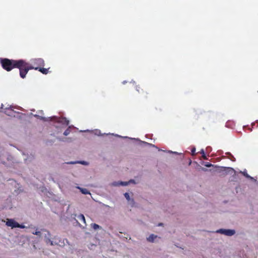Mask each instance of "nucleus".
<instances>
[{
    "mask_svg": "<svg viewBox=\"0 0 258 258\" xmlns=\"http://www.w3.org/2000/svg\"><path fill=\"white\" fill-rule=\"evenodd\" d=\"M205 165V166H206L207 167H210L213 166V165L212 164L208 163V162L206 163Z\"/></svg>",
    "mask_w": 258,
    "mask_h": 258,
    "instance_id": "obj_22",
    "label": "nucleus"
},
{
    "mask_svg": "<svg viewBox=\"0 0 258 258\" xmlns=\"http://www.w3.org/2000/svg\"><path fill=\"white\" fill-rule=\"evenodd\" d=\"M6 225L9 227H11L12 228H25L26 227L24 225L19 224L18 222L12 219H8L6 222Z\"/></svg>",
    "mask_w": 258,
    "mask_h": 258,
    "instance_id": "obj_3",
    "label": "nucleus"
},
{
    "mask_svg": "<svg viewBox=\"0 0 258 258\" xmlns=\"http://www.w3.org/2000/svg\"><path fill=\"white\" fill-rule=\"evenodd\" d=\"M0 63L2 68L7 72H10L14 68H17L19 70L20 76L21 78L24 79L23 75V66L24 64V59H10L9 58H1Z\"/></svg>",
    "mask_w": 258,
    "mask_h": 258,
    "instance_id": "obj_1",
    "label": "nucleus"
},
{
    "mask_svg": "<svg viewBox=\"0 0 258 258\" xmlns=\"http://www.w3.org/2000/svg\"><path fill=\"white\" fill-rule=\"evenodd\" d=\"M204 171H206L207 169H203Z\"/></svg>",
    "mask_w": 258,
    "mask_h": 258,
    "instance_id": "obj_27",
    "label": "nucleus"
},
{
    "mask_svg": "<svg viewBox=\"0 0 258 258\" xmlns=\"http://www.w3.org/2000/svg\"><path fill=\"white\" fill-rule=\"evenodd\" d=\"M49 68H48V69H45V68H40L38 69V71L39 72H40L41 73H42L43 74H44V75H46L48 73V70H49Z\"/></svg>",
    "mask_w": 258,
    "mask_h": 258,
    "instance_id": "obj_8",
    "label": "nucleus"
},
{
    "mask_svg": "<svg viewBox=\"0 0 258 258\" xmlns=\"http://www.w3.org/2000/svg\"><path fill=\"white\" fill-rule=\"evenodd\" d=\"M136 90L139 93L143 94L144 96V97H147V95L148 94V93L146 91L145 92L144 89L143 88H142L140 86H136Z\"/></svg>",
    "mask_w": 258,
    "mask_h": 258,
    "instance_id": "obj_7",
    "label": "nucleus"
},
{
    "mask_svg": "<svg viewBox=\"0 0 258 258\" xmlns=\"http://www.w3.org/2000/svg\"><path fill=\"white\" fill-rule=\"evenodd\" d=\"M78 219L82 222L83 223L86 224V221L84 216L83 214H80L78 216Z\"/></svg>",
    "mask_w": 258,
    "mask_h": 258,
    "instance_id": "obj_10",
    "label": "nucleus"
},
{
    "mask_svg": "<svg viewBox=\"0 0 258 258\" xmlns=\"http://www.w3.org/2000/svg\"><path fill=\"white\" fill-rule=\"evenodd\" d=\"M191 152L192 155H195V152H196V148L195 147H193L191 149Z\"/></svg>",
    "mask_w": 258,
    "mask_h": 258,
    "instance_id": "obj_20",
    "label": "nucleus"
},
{
    "mask_svg": "<svg viewBox=\"0 0 258 258\" xmlns=\"http://www.w3.org/2000/svg\"><path fill=\"white\" fill-rule=\"evenodd\" d=\"M103 207H107V208H109V206L106 205L104 204H103Z\"/></svg>",
    "mask_w": 258,
    "mask_h": 258,
    "instance_id": "obj_23",
    "label": "nucleus"
},
{
    "mask_svg": "<svg viewBox=\"0 0 258 258\" xmlns=\"http://www.w3.org/2000/svg\"><path fill=\"white\" fill-rule=\"evenodd\" d=\"M157 237L156 235H155L154 234H151L148 238L147 240L149 242H153L154 240V239Z\"/></svg>",
    "mask_w": 258,
    "mask_h": 258,
    "instance_id": "obj_9",
    "label": "nucleus"
},
{
    "mask_svg": "<svg viewBox=\"0 0 258 258\" xmlns=\"http://www.w3.org/2000/svg\"><path fill=\"white\" fill-rule=\"evenodd\" d=\"M201 153L202 154V157L205 160H207V158L205 154V152L203 149H202L201 151Z\"/></svg>",
    "mask_w": 258,
    "mask_h": 258,
    "instance_id": "obj_15",
    "label": "nucleus"
},
{
    "mask_svg": "<svg viewBox=\"0 0 258 258\" xmlns=\"http://www.w3.org/2000/svg\"><path fill=\"white\" fill-rule=\"evenodd\" d=\"M217 232L227 236H232L235 234V231L234 230L220 229L218 230Z\"/></svg>",
    "mask_w": 258,
    "mask_h": 258,
    "instance_id": "obj_5",
    "label": "nucleus"
},
{
    "mask_svg": "<svg viewBox=\"0 0 258 258\" xmlns=\"http://www.w3.org/2000/svg\"><path fill=\"white\" fill-rule=\"evenodd\" d=\"M70 127L68 128L63 133L64 136H68L70 133Z\"/></svg>",
    "mask_w": 258,
    "mask_h": 258,
    "instance_id": "obj_16",
    "label": "nucleus"
},
{
    "mask_svg": "<svg viewBox=\"0 0 258 258\" xmlns=\"http://www.w3.org/2000/svg\"><path fill=\"white\" fill-rule=\"evenodd\" d=\"M13 108H14V107L13 106H11V105H10L9 107H6V108H5V109H6V111H5V113H6L7 114H8V115H10V113H11V112H7V111H9V110H10V111H14Z\"/></svg>",
    "mask_w": 258,
    "mask_h": 258,
    "instance_id": "obj_11",
    "label": "nucleus"
},
{
    "mask_svg": "<svg viewBox=\"0 0 258 258\" xmlns=\"http://www.w3.org/2000/svg\"><path fill=\"white\" fill-rule=\"evenodd\" d=\"M81 191L84 194H90V192L86 188H81Z\"/></svg>",
    "mask_w": 258,
    "mask_h": 258,
    "instance_id": "obj_14",
    "label": "nucleus"
},
{
    "mask_svg": "<svg viewBox=\"0 0 258 258\" xmlns=\"http://www.w3.org/2000/svg\"><path fill=\"white\" fill-rule=\"evenodd\" d=\"M42 231H47L45 229H42Z\"/></svg>",
    "mask_w": 258,
    "mask_h": 258,
    "instance_id": "obj_25",
    "label": "nucleus"
},
{
    "mask_svg": "<svg viewBox=\"0 0 258 258\" xmlns=\"http://www.w3.org/2000/svg\"><path fill=\"white\" fill-rule=\"evenodd\" d=\"M32 234H34V235H38L39 236H41V231H33L31 232Z\"/></svg>",
    "mask_w": 258,
    "mask_h": 258,
    "instance_id": "obj_12",
    "label": "nucleus"
},
{
    "mask_svg": "<svg viewBox=\"0 0 258 258\" xmlns=\"http://www.w3.org/2000/svg\"><path fill=\"white\" fill-rule=\"evenodd\" d=\"M130 182H134V181L133 180H131L130 181Z\"/></svg>",
    "mask_w": 258,
    "mask_h": 258,
    "instance_id": "obj_24",
    "label": "nucleus"
},
{
    "mask_svg": "<svg viewBox=\"0 0 258 258\" xmlns=\"http://www.w3.org/2000/svg\"><path fill=\"white\" fill-rule=\"evenodd\" d=\"M47 232L48 236L45 235V238H46L45 241H46V243L49 244L51 245H60V244L59 243V242H60V240L58 239V238L54 237L53 238V240H51L49 238V237L50 236V233L48 231H47Z\"/></svg>",
    "mask_w": 258,
    "mask_h": 258,
    "instance_id": "obj_4",
    "label": "nucleus"
},
{
    "mask_svg": "<svg viewBox=\"0 0 258 258\" xmlns=\"http://www.w3.org/2000/svg\"><path fill=\"white\" fill-rule=\"evenodd\" d=\"M57 122L58 123H60L65 126H67L69 124V120L67 119L66 117H59L57 119Z\"/></svg>",
    "mask_w": 258,
    "mask_h": 258,
    "instance_id": "obj_6",
    "label": "nucleus"
},
{
    "mask_svg": "<svg viewBox=\"0 0 258 258\" xmlns=\"http://www.w3.org/2000/svg\"><path fill=\"white\" fill-rule=\"evenodd\" d=\"M70 164H73V163H74V162H70Z\"/></svg>",
    "mask_w": 258,
    "mask_h": 258,
    "instance_id": "obj_28",
    "label": "nucleus"
},
{
    "mask_svg": "<svg viewBox=\"0 0 258 258\" xmlns=\"http://www.w3.org/2000/svg\"><path fill=\"white\" fill-rule=\"evenodd\" d=\"M91 225H92V227L94 230H97V229H98L100 228V226L99 225H98V224H95V223L92 224Z\"/></svg>",
    "mask_w": 258,
    "mask_h": 258,
    "instance_id": "obj_13",
    "label": "nucleus"
},
{
    "mask_svg": "<svg viewBox=\"0 0 258 258\" xmlns=\"http://www.w3.org/2000/svg\"><path fill=\"white\" fill-rule=\"evenodd\" d=\"M243 174L244 175V176H245L246 177L248 178H250V179H252V177L251 176H250L246 172H243Z\"/></svg>",
    "mask_w": 258,
    "mask_h": 258,
    "instance_id": "obj_18",
    "label": "nucleus"
},
{
    "mask_svg": "<svg viewBox=\"0 0 258 258\" xmlns=\"http://www.w3.org/2000/svg\"><path fill=\"white\" fill-rule=\"evenodd\" d=\"M45 65L44 61L43 59L38 58L31 60V64L29 63L24 60L23 66V75L24 79L26 77L28 71L30 70H38L39 68L44 67Z\"/></svg>",
    "mask_w": 258,
    "mask_h": 258,
    "instance_id": "obj_2",
    "label": "nucleus"
},
{
    "mask_svg": "<svg viewBox=\"0 0 258 258\" xmlns=\"http://www.w3.org/2000/svg\"><path fill=\"white\" fill-rule=\"evenodd\" d=\"M124 196L125 198L126 199V200H127L128 201L130 200V195L128 193L125 192L124 194Z\"/></svg>",
    "mask_w": 258,
    "mask_h": 258,
    "instance_id": "obj_19",
    "label": "nucleus"
},
{
    "mask_svg": "<svg viewBox=\"0 0 258 258\" xmlns=\"http://www.w3.org/2000/svg\"><path fill=\"white\" fill-rule=\"evenodd\" d=\"M227 154H229L230 157L229 158L231 161H234L235 160V158L234 157V156L231 155L230 153H228Z\"/></svg>",
    "mask_w": 258,
    "mask_h": 258,
    "instance_id": "obj_17",
    "label": "nucleus"
},
{
    "mask_svg": "<svg viewBox=\"0 0 258 258\" xmlns=\"http://www.w3.org/2000/svg\"><path fill=\"white\" fill-rule=\"evenodd\" d=\"M162 225V223H160V224H159V226H161V225Z\"/></svg>",
    "mask_w": 258,
    "mask_h": 258,
    "instance_id": "obj_26",
    "label": "nucleus"
},
{
    "mask_svg": "<svg viewBox=\"0 0 258 258\" xmlns=\"http://www.w3.org/2000/svg\"><path fill=\"white\" fill-rule=\"evenodd\" d=\"M128 184V182H120V185H123V186H126L127 185V184Z\"/></svg>",
    "mask_w": 258,
    "mask_h": 258,
    "instance_id": "obj_21",
    "label": "nucleus"
}]
</instances>
